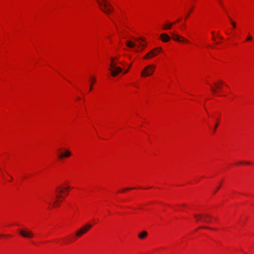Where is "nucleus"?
Here are the masks:
<instances>
[{
	"label": "nucleus",
	"mask_w": 254,
	"mask_h": 254,
	"mask_svg": "<svg viewBox=\"0 0 254 254\" xmlns=\"http://www.w3.org/2000/svg\"><path fill=\"white\" fill-rule=\"evenodd\" d=\"M100 9L106 14H109L113 10L111 4L107 0H96Z\"/></svg>",
	"instance_id": "obj_1"
},
{
	"label": "nucleus",
	"mask_w": 254,
	"mask_h": 254,
	"mask_svg": "<svg viewBox=\"0 0 254 254\" xmlns=\"http://www.w3.org/2000/svg\"><path fill=\"white\" fill-rule=\"evenodd\" d=\"M155 68L156 66L154 64L148 65L142 70L141 76L142 77H146L151 75L153 73Z\"/></svg>",
	"instance_id": "obj_2"
},
{
	"label": "nucleus",
	"mask_w": 254,
	"mask_h": 254,
	"mask_svg": "<svg viewBox=\"0 0 254 254\" xmlns=\"http://www.w3.org/2000/svg\"><path fill=\"white\" fill-rule=\"evenodd\" d=\"M69 189V186H67L66 187H58L56 189V198H60L62 197L63 196H62V194L64 193L65 192H66V193H65V195H67Z\"/></svg>",
	"instance_id": "obj_3"
},
{
	"label": "nucleus",
	"mask_w": 254,
	"mask_h": 254,
	"mask_svg": "<svg viewBox=\"0 0 254 254\" xmlns=\"http://www.w3.org/2000/svg\"><path fill=\"white\" fill-rule=\"evenodd\" d=\"M19 234L22 237L25 238L31 239L34 237L33 232L27 229L20 230Z\"/></svg>",
	"instance_id": "obj_4"
},
{
	"label": "nucleus",
	"mask_w": 254,
	"mask_h": 254,
	"mask_svg": "<svg viewBox=\"0 0 254 254\" xmlns=\"http://www.w3.org/2000/svg\"><path fill=\"white\" fill-rule=\"evenodd\" d=\"M92 227L89 224H86L84 226L81 228L76 232V236L78 237H81L83 234L87 232Z\"/></svg>",
	"instance_id": "obj_5"
},
{
	"label": "nucleus",
	"mask_w": 254,
	"mask_h": 254,
	"mask_svg": "<svg viewBox=\"0 0 254 254\" xmlns=\"http://www.w3.org/2000/svg\"><path fill=\"white\" fill-rule=\"evenodd\" d=\"M171 35L172 36V38L174 40L180 42H189L188 40L186 39L184 37L180 36L174 32H172L171 33Z\"/></svg>",
	"instance_id": "obj_6"
},
{
	"label": "nucleus",
	"mask_w": 254,
	"mask_h": 254,
	"mask_svg": "<svg viewBox=\"0 0 254 254\" xmlns=\"http://www.w3.org/2000/svg\"><path fill=\"white\" fill-rule=\"evenodd\" d=\"M109 70L111 72V75L115 77L119 73H120L122 71V68L120 67H117L116 66V67L110 68Z\"/></svg>",
	"instance_id": "obj_7"
},
{
	"label": "nucleus",
	"mask_w": 254,
	"mask_h": 254,
	"mask_svg": "<svg viewBox=\"0 0 254 254\" xmlns=\"http://www.w3.org/2000/svg\"><path fill=\"white\" fill-rule=\"evenodd\" d=\"M157 53L155 52V50L154 49H152L151 50L149 53H148L146 55H145L143 57V59H151L157 55Z\"/></svg>",
	"instance_id": "obj_8"
},
{
	"label": "nucleus",
	"mask_w": 254,
	"mask_h": 254,
	"mask_svg": "<svg viewBox=\"0 0 254 254\" xmlns=\"http://www.w3.org/2000/svg\"><path fill=\"white\" fill-rule=\"evenodd\" d=\"M194 218H195L196 219V221H201L202 219V217H210V215H208L207 214H194Z\"/></svg>",
	"instance_id": "obj_9"
},
{
	"label": "nucleus",
	"mask_w": 254,
	"mask_h": 254,
	"mask_svg": "<svg viewBox=\"0 0 254 254\" xmlns=\"http://www.w3.org/2000/svg\"><path fill=\"white\" fill-rule=\"evenodd\" d=\"M160 39L164 42H168L170 41V37L166 33H163L160 35Z\"/></svg>",
	"instance_id": "obj_10"
},
{
	"label": "nucleus",
	"mask_w": 254,
	"mask_h": 254,
	"mask_svg": "<svg viewBox=\"0 0 254 254\" xmlns=\"http://www.w3.org/2000/svg\"><path fill=\"white\" fill-rule=\"evenodd\" d=\"M71 155V153L69 150H65L64 153L59 155V158L62 159L64 157H69Z\"/></svg>",
	"instance_id": "obj_11"
},
{
	"label": "nucleus",
	"mask_w": 254,
	"mask_h": 254,
	"mask_svg": "<svg viewBox=\"0 0 254 254\" xmlns=\"http://www.w3.org/2000/svg\"><path fill=\"white\" fill-rule=\"evenodd\" d=\"M148 233L146 231H143L138 234V237L140 239H143L147 236Z\"/></svg>",
	"instance_id": "obj_12"
},
{
	"label": "nucleus",
	"mask_w": 254,
	"mask_h": 254,
	"mask_svg": "<svg viewBox=\"0 0 254 254\" xmlns=\"http://www.w3.org/2000/svg\"><path fill=\"white\" fill-rule=\"evenodd\" d=\"M173 24H174L173 23H167L163 26L162 28H163V29H164V30L170 29L171 28Z\"/></svg>",
	"instance_id": "obj_13"
},
{
	"label": "nucleus",
	"mask_w": 254,
	"mask_h": 254,
	"mask_svg": "<svg viewBox=\"0 0 254 254\" xmlns=\"http://www.w3.org/2000/svg\"><path fill=\"white\" fill-rule=\"evenodd\" d=\"M115 58H114V57L111 58V64H110L111 68L116 67L117 64H116V63L115 62Z\"/></svg>",
	"instance_id": "obj_14"
},
{
	"label": "nucleus",
	"mask_w": 254,
	"mask_h": 254,
	"mask_svg": "<svg viewBox=\"0 0 254 254\" xmlns=\"http://www.w3.org/2000/svg\"><path fill=\"white\" fill-rule=\"evenodd\" d=\"M126 44L128 47L130 48H132L135 46V43L131 42V41H127Z\"/></svg>",
	"instance_id": "obj_15"
},
{
	"label": "nucleus",
	"mask_w": 254,
	"mask_h": 254,
	"mask_svg": "<svg viewBox=\"0 0 254 254\" xmlns=\"http://www.w3.org/2000/svg\"><path fill=\"white\" fill-rule=\"evenodd\" d=\"M214 85L216 88H213L212 86H211V89L213 93H216L217 92V89H220V87H219V86L216 83H215Z\"/></svg>",
	"instance_id": "obj_16"
},
{
	"label": "nucleus",
	"mask_w": 254,
	"mask_h": 254,
	"mask_svg": "<svg viewBox=\"0 0 254 254\" xmlns=\"http://www.w3.org/2000/svg\"><path fill=\"white\" fill-rule=\"evenodd\" d=\"M211 216H210V217H202L201 219V221L202 222H206V223H209L210 222V220L209 219L211 218Z\"/></svg>",
	"instance_id": "obj_17"
},
{
	"label": "nucleus",
	"mask_w": 254,
	"mask_h": 254,
	"mask_svg": "<svg viewBox=\"0 0 254 254\" xmlns=\"http://www.w3.org/2000/svg\"><path fill=\"white\" fill-rule=\"evenodd\" d=\"M95 81H96V78L94 77H93L91 78V85L90 86L89 91H91L92 90V89H93V84L95 82Z\"/></svg>",
	"instance_id": "obj_18"
},
{
	"label": "nucleus",
	"mask_w": 254,
	"mask_h": 254,
	"mask_svg": "<svg viewBox=\"0 0 254 254\" xmlns=\"http://www.w3.org/2000/svg\"><path fill=\"white\" fill-rule=\"evenodd\" d=\"M153 49L155 50L157 54H158L159 52H160L162 51V48L161 47H157Z\"/></svg>",
	"instance_id": "obj_19"
},
{
	"label": "nucleus",
	"mask_w": 254,
	"mask_h": 254,
	"mask_svg": "<svg viewBox=\"0 0 254 254\" xmlns=\"http://www.w3.org/2000/svg\"><path fill=\"white\" fill-rule=\"evenodd\" d=\"M229 19L231 20V24H232L233 28H235L236 27V23L235 22H234V21H232V19H231L230 17H229Z\"/></svg>",
	"instance_id": "obj_20"
},
{
	"label": "nucleus",
	"mask_w": 254,
	"mask_h": 254,
	"mask_svg": "<svg viewBox=\"0 0 254 254\" xmlns=\"http://www.w3.org/2000/svg\"><path fill=\"white\" fill-rule=\"evenodd\" d=\"M247 164V165H250V163L249 162H242V161H241V162H239L238 163V164Z\"/></svg>",
	"instance_id": "obj_21"
},
{
	"label": "nucleus",
	"mask_w": 254,
	"mask_h": 254,
	"mask_svg": "<svg viewBox=\"0 0 254 254\" xmlns=\"http://www.w3.org/2000/svg\"><path fill=\"white\" fill-rule=\"evenodd\" d=\"M252 40V37L251 35H249L248 38H247V41H251Z\"/></svg>",
	"instance_id": "obj_22"
},
{
	"label": "nucleus",
	"mask_w": 254,
	"mask_h": 254,
	"mask_svg": "<svg viewBox=\"0 0 254 254\" xmlns=\"http://www.w3.org/2000/svg\"><path fill=\"white\" fill-rule=\"evenodd\" d=\"M134 189V188H127V189L123 190L122 192H124L125 190H130Z\"/></svg>",
	"instance_id": "obj_23"
},
{
	"label": "nucleus",
	"mask_w": 254,
	"mask_h": 254,
	"mask_svg": "<svg viewBox=\"0 0 254 254\" xmlns=\"http://www.w3.org/2000/svg\"><path fill=\"white\" fill-rule=\"evenodd\" d=\"M217 126H218V124H216L215 125V127H214V129H213L214 132L215 131V130H216V128H217Z\"/></svg>",
	"instance_id": "obj_24"
},
{
	"label": "nucleus",
	"mask_w": 254,
	"mask_h": 254,
	"mask_svg": "<svg viewBox=\"0 0 254 254\" xmlns=\"http://www.w3.org/2000/svg\"><path fill=\"white\" fill-rule=\"evenodd\" d=\"M199 228H207L209 229H211L210 228L206 227H199Z\"/></svg>",
	"instance_id": "obj_25"
},
{
	"label": "nucleus",
	"mask_w": 254,
	"mask_h": 254,
	"mask_svg": "<svg viewBox=\"0 0 254 254\" xmlns=\"http://www.w3.org/2000/svg\"><path fill=\"white\" fill-rule=\"evenodd\" d=\"M219 188H220V187H217V189L215 190L214 193H215L219 189Z\"/></svg>",
	"instance_id": "obj_26"
},
{
	"label": "nucleus",
	"mask_w": 254,
	"mask_h": 254,
	"mask_svg": "<svg viewBox=\"0 0 254 254\" xmlns=\"http://www.w3.org/2000/svg\"><path fill=\"white\" fill-rule=\"evenodd\" d=\"M190 12V11L189 13H188V14L187 15V16L186 17V19L188 17Z\"/></svg>",
	"instance_id": "obj_27"
},
{
	"label": "nucleus",
	"mask_w": 254,
	"mask_h": 254,
	"mask_svg": "<svg viewBox=\"0 0 254 254\" xmlns=\"http://www.w3.org/2000/svg\"><path fill=\"white\" fill-rule=\"evenodd\" d=\"M139 40H140L141 41H144V39L143 38H139Z\"/></svg>",
	"instance_id": "obj_28"
},
{
	"label": "nucleus",
	"mask_w": 254,
	"mask_h": 254,
	"mask_svg": "<svg viewBox=\"0 0 254 254\" xmlns=\"http://www.w3.org/2000/svg\"><path fill=\"white\" fill-rule=\"evenodd\" d=\"M58 202V200H55L54 202V205H56L57 204V202Z\"/></svg>",
	"instance_id": "obj_29"
},
{
	"label": "nucleus",
	"mask_w": 254,
	"mask_h": 254,
	"mask_svg": "<svg viewBox=\"0 0 254 254\" xmlns=\"http://www.w3.org/2000/svg\"><path fill=\"white\" fill-rule=\"evenodd\" d=\"M139 44H140V45H141V46H142V49H143V48L145 47V46L144 45H142V44H140V43Z\"/></svg>",
	"instance_id": "obj_30"
},
{
	"label": "nucleus",
	"mask_w": 254,
	"mask_h": 254,
	"mask_svg": "<svg viewBox=\"0 0 254 254\" xmlns=\"http://www.w3.org/2000/svg\"><path fill=\"white\" fill-rule=\"evenodd\" d=\"M128 71V69L126 70V71L124 72V74L127 73Z\"/></svg>",
	"instance_id": "obj_31"
},
{
	"label": "nucleus",
	"mask_w": 254,
	"mask_h": 254,
	"mask_svg": "<svg viewBox=\"0 0 254 254\" xmlns=\"http://www.w3.org/2000/svg\"><path fill=\"white\" fill-rule=\"evenodd\" d=\"M180 21V19H178L176 22H175L174 23H176V22H179Z\"/></svg>",
	"instance_id": "obj_32"
},
{
	"label": "nucleus",
	"mask_w": 254,
	"mask_h": 254,
	"mask_svg": "<svg viewBox=\"0 0 254 254\" xmlns=\"http://www.w3.org/2000/svg\"><path fill=\"white\" fill-rule=\"evenodd\" d=\"M220 84H223V81H220Z\"/></svg>",
	"instance_id": "obj_33"
},
{
	"label": "nucleus",
	"mask_w": 254,
	"mask_h": 254,
	"mask_svg": "<svg viewBox=\"0 0 254 254\" xmlns=\"http://www.w3.org/2000/svg\"><path fill=\"white\" fill-rule=\"evenodd\" d=\"M114 58H115V60H118V58H115V57H114Z\"/></svg>",
	"instance_id": "obj_34"
},
{
	"label": "nucleus",
	"mask_w": 254,
	"mask_h": 254,
	"mask_svg": "<svg viewBox=\"0 0 254 254\" xmlns=\"http://www.w3.org/2000/svg\"><path fill=\"white\" fill-rule=\"evenodd\" d=\"M77 100H80V98L79 97H77Z\"/></svg>",
	"instance_id": "obj_35"
}]
</instances>
